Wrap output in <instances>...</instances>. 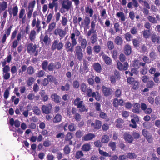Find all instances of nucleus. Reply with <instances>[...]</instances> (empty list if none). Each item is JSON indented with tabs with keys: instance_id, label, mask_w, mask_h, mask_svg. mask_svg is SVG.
<instances>
[{
	"instance_id": "26",
	"label": "nucleus",
	"mask_w": 160,
	"mask_h": 160,
	"mask_svg": "<svg viewBox=\"0 0 160 160\" xmlns=\"http://www.w3.org/2000/svg\"><path fill=\"white\" fill-rule=\"evenodd\" d=\"M102 58L105 63L108 65H111L112 61L111 58L106 55L104 54L102 56Z\"/></svg>"
},
{
	"instance_id": "2",
	"label": "nucleus",
	"mask_w": 160,
	"mask_h": 160,
	"mask_svg": "<svg viewBox=\"0 0 160 160\" xmlns=\"http://www.w3.org/2000/svg\"><path fill=\"white\" fill-rule=\"evenodd\" d=\"M38 48V45L31 42L27 45V50L28 53L30 54H34V56H37L38 55V50H37Z\"/></svg>"
},
{
	"instance_id": "36",
	"label": "nucleus",
	"mask_w": 160,
	"mask_h": 160,
	"mask_svg": "<svg viewBox=\"0 0 160 160\" xmlns=\"http://www.w3.org/2000/svg\"><path fill=\"white\" fill-rule=\"evenodd\" d=\"M90 39L92 44H94L98 41L97 35L96 34H92L91 36Z\"/></svg>"
},
{
	"instance_id": "59",
	"label": "nucleus",
	"mask_w": 160,
	"mask_h": 160,
	"mask_svg": "<svg viewBox=\"0 0 160 160\" xmlns=\"http://www.w3.org/2000/svg\"><path fill=\"white\" fill-rule=\"evenodd\" d=\"M124 36V38L128 42L130 41H131V38H132V35L129 32L125 34Z\"/></svg>"
},
{
	"instance_id": "20",
	"label": "nucleus",
	"mask_w": 160,
	"mask_h": 160,
	"mask_svg": "<svg viewBox=\"0 0 160 160\" xmlns=\"http://www.w3.org/2000/svg\"><path fill=\"white\" fill-rule=\"evenodd\" d=\"M123 138L125 141L129 143H132L133 140V138L131 134L128 133L124 134Z\"/></svg>"
},
{
	"instance_id": "29",
	"label": "nucleus",
	"mask_w": 160,
	"mask_h": 160,
	"mask_svg": "<svg viewBox=\"0 0 160 160\" xmlns=\"http://www.w3.org/2000/svg\"><path fill=\"white\" fill-rule=\"evenodd\" d=\"M80 45L81 48L85 49L87 45V41L86 39L83 38L82 36L80 37Z\"/></svg>"
},
{
	"instance_id": "8",
	"label": "nucleus",
	"mask_w": 160,
	"mask_h": 160,
	"mask_svg": "<svg viewBox=\"0 0 160 160\" xmlns=\"http://www.w3.org/2000/svg\"><path fill=\"white\" fill-rule=\"evenodd\" d=\"M89 70L87 61H83L82 66H81L79 68V72L81 74H85Z\"/></svg>"
},
{
	"instance_id": "3",
	"label": "nucleus",
	"mask_w": 160,
	"mask_h": 160,
	"mask_svg": "<svg viewBox=\"0 0 160 160\" xmlns=\"http://www.w3.org/2000/svg\"><path fill=\"white\" fill-rule=\"evenodd\" d=\"M74 104L79 109V111L82 112L86 111L85 106L83 104V102L79 97L76 98L74 101Z\"/></svg>"
},
{
	"instance_id": "19",
	"label": "nucleus",
	"mask_w": 160,
	"mask_h": 160,
	"mask_svg": "<svg viewBox=\"0 0 160 160\" xmlns=\"http://www.w3.org/2000/svg\"><path fill=\"white\" fill-rule=\"evenodd\" d=\"M95 137V135L92 133H89L84 136L82 138V140L83 141H88L92 140Z\"/></svg>"
},
{
	"instance_id": "33",
	"label": "nucleus",
	"mask_w": 160,
	"mask_h": 160,
	"mask_svg": "<svg viewBox=\"0 0 160 160\" xmlns=\"http://www.w3.org/2000/svg\"><path fill=\"white\" fill-rule=\"evenodd\" d=\"M62 119V117L59 114H57L54 118L53 121L54 122L58 123L60 122Z\"/></svg>"
},
{
	"instance_id": "38",
	"label": "nucleus",
	"mask_w": 160,
	"mask_h": 160,
	"mask_svg": "<svg viewBox=\"0 0 160 160\" xmlns=\"http://www.w3.org/2000/svg\"><path fill=\"white\" fill-rule=\"evenodd\" d=\"M84 156V154L82 150H78L76 152L75 157L78 159Z\"/></svg>"
},
{
	"instance_id": "10",
	"label": "nucleus",
	"mask_w": 160,
	"mask_h": 160,
	"mask_svg": "<svg viewBox=\"0 0 160 160\" xmlns=\"http://www.w3.org/2000/svg\"><path fill=\"white\" fill-rule=\"evenodd\" d=\"M61 67V63L59 62H57L55 63H50L48 66V69L49 71H52L54 69H58Z\"/></svg>"
},
{
	"instance_id": "52",
	"label": "nucleus",
	"mask_w": 160,
	"mask_h": 160,
	"mask_svg": "<svg viewBox=\"0 0 160 160\" xmlns=\"http://www.w3.org/2000/svg\"><path fill=\"white\" fill-rule=\"evenodd\" d=\"M147 19L149 21L153 23H157V21L156 18L152 16H149L147 17Z\"/></svg>"
},
{
	"instance_id": "7",
	"label": "nucleus",
	"mask_w": 160,
	"mask_h": 160,
	"mask_svg": "<svg viewBox=\"0 0 160 160\" xmlns=\"http://www.w3.org/2000/svg\"><path fill=\"white\" fill-rule=\"evenodd\" d=\"M53 34L55 36H59L60 37V39L61 40L65 37L67 32L65 30L60 28H57L54 30Z\"/></svg>"
},
{
	"instance_id": "27",
	"label": "nucleus",
	"mask_w": 160,
	"mask_h": 160,
	"mask_svg": "<svg viewBox=\"0 0 160 160\" xmlns=\"http://www.w3.org/2000/svg\"><path fill=\"white\" fill-rule=\"evenodd\" d=\"M9 123L11 126L14 125L16 128H19L20 125V122L18 120H16L15 121L13 118H11L10 119Z\"/></svg>"
},
{
	"instance_id": "50",
	"label": "nucleus",
	"mask_w": 160,
	"mask_h": 160,
	"mask_svg": "<svg viewBox=\"0 0 160 160\" xmlns=\"http://www.w3.org/2000/svg\"><path fill=\"white\" fill-rule=\"evenodd\" d=\"M63 150L64 153L65 155L69 154L70 153L71 151L70 148L68 145H65L64 148Z\"/></svg>"
},
{
	"instance_id": "44",
	"label": "nucleus",
	"mask_w": 160,
	"mask_h": 160,
	"mask_svg": "<svg viewBox=\"0 0 160 160\" xmlns=\"http://www.w3.org/2000/svg\"><path fill=\"white\" fill-rule=\"evenodd\" d=\"M2 66L3 67L2 68V71L3 72H9L10 70V67L8 65H6V64H3V63H2Z\"/></svg>"
},
{
	"instance_id": "34",
	"label": "nucleus",
	"mask_w": 160,
	"mask_h": 160,
	"mask_svg": "<svg viewBox=\"0 0 160 160\" xmlns=\"http://www.w3.org/2000/svg\"><path fill=\"white\" fill-rule=\"evenodd\" d=\"M12 59V56L11 54L8 55L7 57L3 61L1 62L2 63H3V64H6L7 62L9 63H10Z\"/></svg>"
},
{
	"instance_id": "57",
	"label": "nucleus",
	"mask_w": 160,
	"mask_h": 160,
	"mask_svg": "<svg viewBox=\"0 0 160 160\" xmlns=\"http://www.w3.org/2000/svg\"><path fill=\"white\" fill-rule=\"evenodd\" d=\"M32 110L34 113L37 115H39L41 113V111L37 106L34 107L33 108Z\"/></svg>"
},
{
	"instance_id": "5",
	"label": "nucleus",
	"mask_w": 160,
	"mask_h": 160,
	"mask_svg": "<svg viewBox=\"0 0 160 160\" xmlns=\"http://www.w3.org/2000/svg\"><path fill=\"white\" fill-rule=\"evenodd\" d=\"M40 40L41 44L45 46H48L51 42L50 37L47 34H41L40 36Z\"/></svg>"
},
{
	"instance_id": "63",
	"label": "nucleus",
	"mask_w": 160,
	"mask_h": 160,
	"mask_svg": "<svg viewBox=\"0 0 160 160\" xmlns=\"http://www.w3.org/2000/svg\"><path fill=\"white\" fill-rule=\"evenodd\" d=\"M132 43L133 46L135 48L139 47L140 45L139 41L136 39H132Z\"/></svg>"
},
{
	"instance_id": "48",
	"label": "nucleus",
	"mask_w": 160,
	"mask_h": 160,
	"mask_svg": "<svg viewBox=\"0 0 160 160\" xmlns=\"http://www.w3.org/2000/svg\"><path fill=\"white\" fill-rule=\"evenodd\" d=\"M35 4L36 1L35 0H33L32 1H31L29 3L28 8V9L33 10V9L35 7Z\"/></svg>"
},
{
	"instance_id": "25",
	"label": "nucleus",
	"mask_w": 160,
	"mask_h": 160,
	"mask_svg": "<svg viewBox=\"0 0 160 160\" xmlns=\"http://www.w3.org/2000/svg\"><path fill=\"white\" fill-rule=\"evenodd\" d=\"M151 39L152 41L154 43L155 42L157 44L160 43V37L158 35L153 34L151 35Z\"/></svg>"
},
{
	"instance_id": "1",
	"label": "nucleus",
	"mask_w": 160,
	"mask_h": 160,
	"mask_svg": "<svg viewBox=\"0 0 160 160\" xmlns=\"http://www.w3.org/2000/svg\"><path fill=\"white\" fill-rule=\"evenodd\" d=\"M70 38L71 39V43L69 41L66 42L65 47L67 52H72L73 51L74 46L77 44V42L74 33L71 34Z\"/></svg>"
},
{
	"instance_id": "4",
	"label": "nucleus",
	"mask_w": 160,
	"mask_h": 160,
	"mask_svg": "<svg viewBox=\"0 0 160 160\" xmlns=\"http://www.w3.org/2000/svg\"><path fill=\"white\" fill-rule=\"evenodd\" d=\"M63 47V44L58 40H55L53 42L51 47V49L52 51L57 50L58 51L62 50Z\"/></svg>"
},
{
	"instance_id": "60",
	"label": "nucleus",
	"mask_w": 160,
	"mask_h": 160,
	"mask_svg": "<svg viewBox=\"0 0 160 160\" xmlns=\"http://www.w3.org/2000/svg\"><path fill=\"white\" fill-rule=\"evenodd\" d=\"M155 85L154 82L150 80L147 82L146 86L148 88H153Z\"/></svg>"
},
{
	"instance_id": "16",
	"label": "nucleus",
	"mask_w": 160,
	"mask_h": 160,
	"mask_svg": "<svg viewBox=\"0 0 160 160\" xmlns=\"http://www.w3.org/2000/svg\"><path fill=\"white\" fill-rule=\"evenodd\" d=\"M117 64L118 69L120 70H126L129 66L127 62H125L123 64H122L120 62H117Z\"/></svg>"
},
{
	"instance_id": "47",
	"label": "nucleus",
	"mask_w": 160,
	"mask_h": 160,
	"mask_svg": "<svg viewBox=\"0 0 160 160\" xmlns=\"http://www.w3.org/2000/svg\"><path fill=\"white\" fill-rule=\"evenodd\" d=\"M45 74V72L43 70L38 71L36 74V77L41 78L44 77Z\"/></svg>"
},
{
	"instance_id": "43",
	"label": "nucleus",
	"mask_w": 160,
	"mask_h": 160,
	"mask_svg": "<svg viewBox=\"0 0 160 160\" xmlns=\"http://www.w3.org/2000/svg\"><path fill=\"white\" fill-rule=\"evenodd\" d=\"M139 82L136 81H135L132 85V88L135 90L138 89L139 87Z\"/></svg>"
},
{
	"instance_id": "41",
	"label": "nucleus",
	"mask_w": 160,
	"mask_h": 160,
	"mask_svg": "<svg viewBox=\"0 0 160 160\" xmlns=\"http://www.w3.org/2000/svg\"><path fill=\"white\" fill-rule=\"evenodd\" d=\"M38 15V14L37 12V11H34L32 14V17L33 18V19L32 20L31 24V25L33 27H34L35 26L36 22V16Z\"/></svg>"
},
{
	"instance_id": "6",
	"label": "nucleus",
	"mask_w": 160,
	"mask_h": 160,
	"mask_svg": "<svg viewBox=\"0 0 160 160\" xmlns=\"http://www.w3.org/2000/svg\"><path fill=\"white\" fill-rule=\"evenodd\" d=\"M75 55L79 61L82 60L83 54L81 47L80 46H77L75 49Z\"/></svg>"
},
{
	"instance_id": "18",
	"label": "nucleus",
	"mask_w": 160,
	"mask_h": 160,
	"mask_svg": "<svg viewBox=\"0 0 160 160\" xmlns=\"http://www.w3.org/2000/svg\"><path fill=\"white\" fill-rule=\"evenodd\" d=\"M36 32L34 30H31L28 34V38L32 42H34L36 38Z\"/></svg>"
},
{
	"instance_id": "11",
	"label": "nucleus",
	"mask_w": 160,
	"mask_h": 160,
	"mask_svg": "<svg viewBox=\"0 0 160 160\" xmlns=\"http://www.w3.org/2000/svg\"><path fill=\"white\" fill-rule=\"evenodd\" d=\"M52 107V106L51 104L48 103L46 105H42L41 109L43 113L48 114L51 112Z\"/></svg>"
},
{
	"instance_id": "51",
	"label": "nucleus",
	"mask_w": 160,
	"mask_h": 160,
	"mask_svg": "<svg viewBox=\"0 0 160 160\" xmlns=\"http://www.w3.org/2000/svg\"><path fill=\"white\" fill-rule=\"evenodd\" d=\"M85 11L87 13L89 14L90 17H91L92 16L93 13V10L92 9L89 8L88 6L85 8Z\"/></svg>"
},
{
	"instance_id": "64",
	"label": "nucleus",
	"mask_w": 160,
	"mask_h": 160,
	"mask_svg": "<svg viewBox=\"0 0 160 160\" xmlns=\"http://www.w3.org/2000/svg\"><path fill=\"white\" fill-rule=\"evenodd\" d=\"M133 66L135 68L138 69L140 68L139 61L138 60H135L133 61Z\"/></svg>"
},
{
	"instance_id": "12",
	"label": "nucleus",
	"mask_w": 160,
	"mask_h": 160,
	"mask_svg": "<svg viewBox=\"0 0 160 160\" xmlns=\"http://www.w3.org/2000/svg\"><path fill=\"white\" fill-rule=\"evenodd\" d=\"M8 11L11 16L15 17L18 15V6L17 5L14 6L12 8H9Z\"/></svg>"
},
{
	"instance_id": "14",
	"label": "nucleus",
	"mask_w": 160,
	"mask_h": 160,
	"mask_svg": "<svg viewBox=\"0 0 160 160\" xmlns=\"http://www.w3.org/2000/svg\"><path fill=\"white\" fill-rule=\"evenodd\" d=\"M13 27V25H10L5 31V33L3 35L1 40V42L2 43H5L7 38L10 35L12 28Z\"/></svg>"
},
{
	"instance_id": "13",
	"label": "nucleus",
	"mask_w": 160,
	"mask_h": 160,
	"mask_svg": "<svg viewBox=\"0 0 160 160\" xmlns=\"http://www.w3.org/2000/svg\"><path fill=\"white\" fill-rule=\"evenodd\" d=\"M26 17L25 9L23 8H21L19 11L18 17L19 19H21V22L22 24L25 23L26 20Z\"/></svg>"
},
{
	"instance_id": "37",
	"label": "nucleus",
	"mask_w": 160,
	"mask_h": 160,
	"mask_svg": "<svg viewBox=\"0 0 160 160\" xmlns=\"http://www.w3.org/2000/svg\"><path fill=\"white\" fill-rule=\"evenodd\" d=\"M7 8V4L6 2L3 1L2 3H0V12L4 11Z\"/></svg>"
},
{
	"instance_id": "35",
	"label": "nucleus",
	"mask_w": 160,
	"mask_h": 160,
	"mask_svg": "<svg viewBox=\"0 0 160 160\" xmlns=\"http://www.w3.org/2000/svg\"><path fill=\"white\" fill-rule=\"evenodd\" d=\"M34 69L32 66H30L28 67L27 73L28 75H32L34 73Z\"/></svg>"
},
{
	"instance_id": "55",
	"label": "nucleus",
	"mask_w": 160,
	"mask_h": 160,
	"mask_svg": "<svg viewBox=\"0 0 160 160\" xmlns=\"http://www.w3.org/2000/svg\"><path fill=\"white\" fill-rule=\"evenodd\" d=\"M109 140V137L108 136L105 135L102 137L101 142L102 143H107Z\"/></svg>"
},
{
	"instance_id": "15",
	"label": "nucleus",
	"mask_w": 160,
	"mask_h": 160,
	"mask_svg": "<svg viewBox=\"0 0 160 160\" xmlns=\"http://www.w3.org/2000/svg\"><path fill=\"white\" fill-rule=\"evenodd\" d=\"M102 90L105 96L107 97L112 94V90L109 88L103 85L102 87Z\"/></svg>"
},
{
	"instance_id": "28",
	"label": "nucleus",
	"mask_w": 160,
	"mask_h": 160,
	"mask_svg": "<svg viewBox=\"0 0 160 160\" xmlns=\"http://www.w3.org/2000/svg\"><path fill=\"white\" fill-rule=\"evenodd\" d=\"M124 52L126 55H130L132 52L131 46L128 44L126 45L124 47Z\"/></svg>"
},
{
	"instance_id": "23",
	"label": "nucleus",
	"mask_w": 160,
	"mask_h": 160,
	"mask_svg": "<svg viewBox=\"0 0 160 160\" xmlns=\"http://www.w3.org/2000/svg\"><path fill=\"white\" fill-rule=\"evenodd\" d=\"M51 98L52 101L56 103H59L61 100V97L56 93L52 94L51 95Z\"/></svg>"
},
{
	"instance_id": "22",
	"label": "nucleus",
	"mask_w": 160,
	"mask_h": 160,
	"mask_svg": "<svg viewBox=\"0 0 160 160\" xmlns=\"http://www.w3.org/2000/svg\"><path fill=\"white\" fill-rule=\"evenodd\" d=\"M91 125L95 129H100L102 126L101 122L98 120H96L95 121L94 123L92 122L91 123Z\"/></svg>"
},
{
	"instance_id": "17",
	"label": "nucleus",
	"mask_w": 160,
	"mask_h": 160,
	"mask_svg": "<svg viewBox=\"0 0 160 160\" xmlns=\"http://www.w3.org/2000/svg\"><path fill=\"white\" fill-rule=\"evenodd\" d=\"M62 8L66 9L67 11H68L71 7L72 2L69 1V0H63V1L62 3Z\"/></svg>"
},
{
	"instance_id": "31",
	"label": "nucleus",
	"mask_w": 160,
	"mask_h": 160,
	"mask_svg": "<svg viewBox=\"0 0 160 160\" xmlns=\"http://www.w3.org/2000/svg\"><path fill=\"white\" fill-rule=\"evenodd\" d=\"M114 42L118 45L122 46L123 43L122 38L119 36H117L115 39Z\"/></svg>"
},
{
	"instance_id": "62",
	"label": "nucleus",
	"mask_w": 160,
	"mask_h": 160,
	"mask_svg": "<svg viewBox=\"0 0 160 160\" xmlns=\"http://www.w3.org/2000/svg\"><path fill=\"white\" fill-rule=\"evenodd\" d=\"M48 62L47 60H44L42 63V68L45 71H46L48 68Z\"/></svg>"
},
{
	"instance_id": "54",
	"label": "nucleus",
	"mask_w": 160,
	"mask_h": 160,
	"mask_svg": "<svg viewBox=\"0 0 160 160\" xmlns=\"http://www.w3.org/2000/svg\"><path fill=\"white\" fill-rule=\"evenodd\" d=\"M88 88H87L86 85L85 83H81L80 86V89L84 93H85V92H87Z\"/></svg>"
},
{
	"instance_id": "56",
	"label": "nucleus",
	"mask_w": 160,
	"mask_h": 160,
	"mask_svg": "<svg viewBox=\"0 0 160 160\" xmlns=\"http://www.w3.org/2000/svg\"><path fill=\"white\" fill-rule=\"evenodd\" d=\"M35 81L34 78L33 77H30L27 81V84L28 86H31L33 82Z\"/></svg>"
},
{
	"instance_id": "49",
	"label": "nucleus",
	"mask_w": 160,
	"mask_h": 160,
	"mask_svg": "<svg viewBox=\"0 0 160 160\" xmlns=\"http://www.w3.org/2000/svg\"><path fill=\"white\" fill-rule=\"evenodd\" d=\"M94 76L93 75L92 76V77H89L88 78L87 81L89 85L93 86L95 84L94 80L93 79Z\"/></svg>"
},
{
	"instance_id": "30",
	"label": "nucleus",
	"mask_w": 160,
	"mask_h": 160,
	"mask_svg": "<svg viewBox=\"0 0 160 160\" xmlns=\"http://www.w3.org/2000/svg\"><path fill=\"white\" fill-rule=\"evenodd\" d=\"M54 7H55V11L56 12H57L58 7V2L53 3L52 1V3H49L48 4V7L49 8L51 9H53Z\"/></svg>"
},
{
	"instance_id": "46",
	"label": "nucleus",
	"mask_w": 160,
	"mask_h": 160,
	"mask_svg": "<svg viewBox=\"0 0 160 160\" xmlns=\"http://www.w3.org/2000/svg\"><path fill=\"white\" fill-rule=\"evenodd\" d=\"M107 46L109 50H111L114 48V45L113 42L111 41H108L107 42Z\"/></svg>"
},
{
	"instance_id": "53",
	"label": "nucleus",
	"mask_w": 160,
	"mask_h": 160,
	"mask_svg": "<svg viewBox=\"0 0 160 160\" xmlns=\"http://www.w3.org/2000/svg\"><path fill=\"white\" fill-rule=\"evenodd\" d=\"M143 37L144 38L147 39L149 38L150 35V30H144L143 32Z\"/></svg>"
},
{
	"instance_id": "40",
	"label": "nucleus",
	"mask_w": 160,
	"mask_h": 160,
	"mask_svg": "<svg viewBox=\"0 0 160 160\" xmlns=\"http://www.w3.org/2000/svg\"><path fill=\"white\" fill-rule=\"evenodd\" d=\"M117 16L118 18H120V20L122 21H124L125 20V17L124 13L122 12H117Z\"/></svg>"
},
{
	"instance_id": "32",
	"label": "nucleus",
	"mask_w": 160,
	"mask_h": 160,
	"mask_svg": "<svg viewBox=\"0 0 160 160\" xmlns=\"http://www.w3.org/2000/svg\"><path fill=\"white\" fill-rule=\"evenodd\" d=\"M91 149V145L89 143L84 144L81 148L82 151L88 152Z\"/></svg>"
},
{
	"instance_id": "9",
	"label": "nucleus",
	"mask_w": 160,
	"mask_h": 160,
	"mask_svg": "<svg viewBox=\"0 0 160 160\" xmlns=\"http://www.w3.org/2000/svg\"><path fill=\"white\" fill-rule=\"evenodd\" d=\"M121 78L119 72L116 70L114 72V74L111 75L110 77V80L112 84L115 83L116 80H120Z\"/></svg>"
},
{
	"instance_id": "21",
	"label": "nucleus",
	"mask_w": 160,
	"mask_h": 160,
	"mask_svg": "<svg viewBox=\"0 0 160 160\" xmlns=\"http://www.w3.org/2000/svg\"><path fill=\"white\" fill-rule=\"evenodd\" d=\"M94 70L98 73H100L102 70V68L100 64L98 62L94 63L92 65Z\"/></svg>"
},
{
	"instance_id": "58",
	"label": "nucleus",
	"mask_w": 160,
	"mask_h": 160,
	"mask_svg": "<svg viewBox=\"0 0 160 160\" xmlns=\"http://www.w3.org/2000/svg\"><path fill=\"white\" fill-rule=\"evenodd\" d=\"M70 85L68 83H66L64 86L61 87V89L62 91H68L70 89Z\"/></svg>"
},
{
	"instance_id": "45",
	"label": "nucleus",
	"mask_w": 160,
	"mask_h": 160,
	"mask_svg": "<svg viewBox=\"0 0 160 160\" xmlns=\"http://www.w3.org/2000/svg\"><path fill=\"white\" fill-rule=\"evenodd\" d=\"M76 126L74 123H71L68 126L69 130L71 132H73L76 130Z\"/></svg>"
},
{
	"instance_id": "39",
	"label": "nucleus",
	"mask_w": 160,
	"mask_h": 160,
	"mask_svg": "<svg viewBox=\"0 0 160 160\" xmlns=\"http://www.w3.org/2000/svg\"><path fill=\"white\" fill-rule=\"evenodd\" d=\"M56 22H52L50 24L48 27V31L49 32H52L56 27Z\"/></svg>"
},
{
	"instance_id": "24",
	"label": "nucleus",
	"mask_w": 160,
	"mask_h": 160,
	"mask_svg": "<svg viewBox=\"0 0 160 160\" xmlns=\"http://www.w3.org/2000/svg\"><path fill=\"white\" fill-rule=\"evenodd\" d=\"M132 106L134 108L132 109V112L135 113H139L140 111V104L138 103H134L132 104Z\"/></svg>"
},
{
	"instance_id": "61",
	"label": "nucleus",
	"mask_w": 160,
	"mask_h": 160,
	"mask_svg": "<svg viewBox=\"0 0 160 160\" xmlns=\"http://www.w3.org/2000/svg\"><path fill=\"white\" fill-rule=\"evenodd\" d=\"M92 97H94L95 99L98 101H99L100 100L101 96L99 94V92L98 91L95 92V94L93 96H92Z\"/></svg>"
},
{
	"instance_id": "42",
	"label": "nucleus",
	"mask_w": 160,
	"mask_h": 160,
	"mask_svg": "<svg viewBox=\"0 0 160 160\" xmlns=\"http://www.w3.org/2000/svg\"><path fill=\"white\" fill-rule=\"evenodd\" d=\"M86 94L88 97H92L95 94V92H92V90L89 87L88 88L87 92H85Z\"/></svg>"
}]
</instances>
